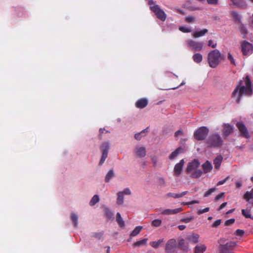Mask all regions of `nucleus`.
<instances>
[{
  "label": "nucleus",
  "mask_w": 253,
  "mask_h": 253,
  "mask_svg": "<svg viewBox=\"0 0 253 253\" xmlns=\"http://www.w3.org/2000/svg\"><path fill=\"white\" fill-rule=\"evenodd\" d=\"M245 82L246 86L237 85L232 93V97L238 104L240 103L243 95L250 96L253 93L252 83L249 76L246 77Z\"/></svg>",
  "instance_id": "1"
},
{
  "label": "nucleus",
  "mask_w": 253,
  "mask_h": 253,
  "mask_svg": "<svg viewBox=\"0 0 253 253\" xmlns=\"http://www.w3.org/2000/svg\"><path fill=\"white\" fill-rule=\"evenodd\" d=\"M200 165V163L197 159H194L188 163L186 171L187 173L190 174L191 178H198L202 175L203 173L202 170L197 169Z\"/></svg>",
  "instance_id": "2"
},
{
  "label": "nucleus",
  "mask_w": 253,
  "mask_h": 253,
  "mask_svg": "<svg viewBox=\"0 0 253 253\" xmlns=\"http://www.w3.org/2000/svg\"><path fill=\"white\" fill-rule=\"evenodd\" d=\"M224 57L222 56L220 52L217 49L210 51L208 55V61L209 66L211 68H215L219 64Z\"/></svg>",
  "instance_id": "3"
},
{
  "label": "nucleus",
  "mask_w": 253,
  "mask_h": 253,
  "mask_svg": "<svg viewBox=\"0 0 253 253\" xmlns=\"http://www.w3.org/2000/svg\"><path fill=\"white\" fill-rule=\"evenodd\" d=\"M223 142L220 136L217 133H214L209 136L206 143L210 147L217 148L222 146Z\"/></svg>",
  "instance_id": "4"
},
{
  "label": "nucleus",
  "mask_w": 253,
  "mask_h": 253,
  "mask_svg": "<svg viewBox=\"0 0 253 253\" xmlns=\"http://www.w3.org/2000/svg\"><path fill=\"white\" fill-rule=\"evenodd\" d=\"M148 3L150 5L151 10L155 13L157 17L162 21H165L167 16L164 10L157 4L151 5L153 4V1L151 0H149Z\"/></svg>",
  "instance_id": "5"
},
{
  "label": "nucleus",
  "mask_w": 253,
  "mask_h": 253,
  "mask_svg": "<svg viewBox=\"0 0 253 253\" xmlns=\"http://www.w3.org/2000/svg\"><path fill=\"white\" fill-rule=\"evenodd\" d=\"M209 132V129L207 126H201L194 132V136L197 140H203L207 137Z\"/></svg>",
  "instance_id": "6"
},
{
  "label": "nucleus",
  "mask_w": 253,
  "mask_h": 253,
  "mask_svg": "<svg viewBox=\"0 0 253 253\" xmlns=\"http://www.w3.org/2000/svg\"><path fill=\"white\" fill-rule=\"evenodd\" d=\"M187 44L189 48L195 51H200L203 49L204 43L202 42H197L193 40H188Z\"/></svg>",
  "instance_id": "7"
},
{
  "label": "nucleus",
  "mask_w": 253,
  "mask_h": 253,
  "mask_svg": "<svg viewBox=\"0 0 253 253\" xmlns=\"http://www.w3.org/2000/svg\"><path fill=\"white\" fill-rule=\"evenodd\" d=\"M110 149V144L109 142L105 141L102 143L100 146V149L102 151V154L99 162V165H102L107 157L108 151Z\"/></svg>",
  "instance_id": "8"
},
{
  "label": "nucleus",
  "mask_w": 253,
  "mask_h": 253,
  "mask_svg": "<svg viewBox=\"0 0 253 253\" xmlns=\"http://www.w3.org/2000/svg\"><path fill=\"white\" fill-rule=\"evenodd\" d=\"M176 247V241L174 239L168 240L165 246V253H175Z\"/></svg>",
  "instance_id": "9"
},
{
  "label": "nucleus",
  "mask_w": 253,
  "mask_h": 253,
  "mask_svg": "<svg viewBox=\"0 0 253 253\" xmlns=\"http://www.w3.org/2000/svg\"><path fill=\"white\" fill-rule=\"evenodd\" d=\"M236 246V243L235 242H227L225 245L220 246V253H232Z\"/></svg>",
  "instance_id": "10"
},
{
  "label": "nucleus",
  "mask_w": 253,
  "mask_h": 253,
  "mask_svg": "<svg viewBox=\"0 0 253 253\" xmlns=\"http://www.w3.org/2000/svg\"><path fill=\"white\" fill-rule=\"evenodd\" d=\"M241 47L244 55H248L253 52V45L248 42L244 41L241 44Z\"/></svg>",
  "instance_id": "11"
},
{
  "label": "nucleus",
  "mask_w": 253,
  "mask_h": 253,
  "mask_svg": "<svg viewBox=\"0 0 253 253\" xmlns=\"http://www.w3.org/2000/svg\"><path fill=\"white\" fill-rule=\"evenodd\" d=\"M236 125L237 128H238L239 131L240 132V135L241 136L247 138L250 137L249 131L246 126L243 123L238 122Z\"/></svg>",
  "instance_id": "12"
},
{
  "label": "nucleus",
  "mask_w": 253,
  "mask_h": 253,
  "mask_svg": "<svg viewBox=\"0 0 253 253\" xmlns=\"http://www.w3.org/2000/svg\"><path fill=\"white\" fill-rule=\"evenodd\" d=\"M234 127L229 124H224L223 126L222 135L225 137L233 132Z\"/></svg>",
  "instance_id": "13"
},
{
  "label": "nucleus",
  "mask_w": 253,
  "mask_h": 253,
  "mask_svg": "<svg viewBox=\"0 0 253 253\" xmlns=\"http://www.w3.org/2000/svg\"><path fill=\"white\" fill-rule=\"evenodd\" d=\"M184 164V160L182 159L178 163L175 165L174 168V172L175 175L179 176L181 174Z\"/></svg>",
  "instance_id": "14"
},
{
  "label": "nucleus",
  "mask_w": 253,
  "mask_h": 253,
  "mask_svg": "<svg viewBox=\"0 0 253 253\" xmlns=\"http://www.w3.org/2000/svg\"><path fill=\"white\" fill-rule=\"evenodd\" d=\"M148 104V100L146 98H142L138 99L135 104V107L137 108L142 109L145 107Z\"/></svg>",
  "instance_id": "15"
},
{
  "label": "nucleus",
  "mask_w": 253,
  "mask_h": 253,
  "mask_svg": "<svg viewBox=\"0 0 253 253\" xmlns=\"http://www.w3.org/2000/svg\"><path fill=\"white\" fill-rule=\"evenodd\" d=\"M200 236L198 234L193 233L189 235L187 237V240L193 244H195L199 242Z\"/></svg>",
  "instance_id": "16"
},
{
  "label": "nucleus",
  "mask_w": 253,
  "mask_h": 253,
  "mask_svg": "<svg viewBox=\"0 0 253 253\" xmlns=\"http://www.w3.org/2000/svg\"><path fill=\"white\" fill-rule=\"evenodd\" d=\"M182 211V209L181 208L175 209L173 210L166 209L165 210H163L161 212V213L164 215L174 214L181 212Z\"/></svg>",
  "instance_id": "17"
},
{
  "label": "nucleus",
  "mask_w": 253,
  "mask_h": 253,
  "mask_svg": "<svg viewBox=\"0 0 253 253\" xmlns=\"http://www.w3.org/2000/svg\"><path fill=\"white\" fill-rule=\"evenodd\" d=\"M135 153L137 156L144 157L146 154V149L144 147H136L135 148Z\"/></svg>",
  "instance_id": "18"
},
{
  "label": "nucleus",
  "mask_w": 253,
  "mask_h": 253,
  "mask_svg": "<svg viewBox=\"0 0 253 253\" xmlns=\"http://www.w3.org/2000/svg\"><path fill=\"white\" fill-rule=\"evenodd\" d=\"M202 168L205 173L210 172L212 169V166L211 163L209 161H207L205 163L202 165Z\"/></svg>",
  "instance_id": "19"
},
{
  "label": "nucleus",
  "mask_w": 253,
  "mask_h": 253,
  "mask_svg": "<svg viewBox=\"0 0 253 253\" xmlns=\"http://www.w3.org/2000/svg\"><path fill=\"white\" fill-rule=\"evenodd\" d=\"M178 247L184 251H187L189 249L188 244L185 243L183 239H181L179 241Z\"/></svg>",
  "instance_id": "20"
},
{
  "label": "nucleus",
  "mask_w": 253,
  "mask_h": 253,
  "mask_svg": "<svg viewBox=\"0 0 253 253\" xmlns=\"http://www.w3.org/2000/svg\"><path fill=\"white\" fill-rule=\"evenodd\" d=\"M223 158L221 155L217 156L213 160V164L214 166V168L216 169H219L222 161Z\"/></svg>",
  "instance_id": "21"
},
{
  "label": "nucleus",
  "mask_w": 253,
  "mask_h": 253,
  "mask_svg": "<svg viewBox=\"0 0 253 253\" xmlns=\"http://www.w3.org/2000/svg\"><path fill=\"white\" fill-rule=\"evenodd\" d=\"M230 14L236 22L238 23H241L242 16L238 12L232 11L231 12Z\"/></svg>",
  "instance_id": "22"
},
{
  "label": "nucleus",
  "mask_w": 253,
  "mask_h": 253,
  "mask_svg": "<svg viewBox=\"0 0 253 253\" xmlns=\"http://www.w3.org/2000/svg\"><path fill=\"white\" fill-rule=\"evenodd\" d=\"M208 32V30L207 29H204L199 31H196L192 35L193 37L195 38H197L202 36H204L206 33Z\"/></svg>",
  "instance_id": "23"
},
{
  "label": "nucleus",
  "mask_w": 253,
  "mask_h": 253,
  "mask_svg": "<svg viewBox=\"0 0 253 253\" xmlns=\"http://www.w3.org/2000/svg\"><path fill=\"white\" fill-rule=\"evenodd\" d=\"M206 249V246L204 244L197 245L195 247L194 253H203Z\"/></svg>",
  "instance_id": "24"
},
{
  "label": "nucleus",
  "mask_w": 253,
  "mask_h": 253,
  "mask_svg": "<svg viewBox=\"0 0 253 253\" xmlns=\"http://www.w3.org/2000/svg\"><path fill=\"white\" fill-rule=\"evenodd\" d=\"M164 242V239H161L158 240L157 241H152L150 242V246L154 249L158 248L160 246L162 245V244Z\"/></svg>",
  "instance_id": "25"
},
{
  "label": "nucleus",
  "mask_w": 253,
  "mask_h": 253,
  "mask_svg": "<svg viewBox=\"0 0 253 253\" xmlns=\"http://www.w3.org/2000/svg\"><path fill=\"white\" fill-rule=\"evenodd\" d=\"M244 199L248 202L253 199V188L250 191H247L244 195Z\"/></svg>",
  "instance_id": "26"
},
{
  "label": "nucleus",
  "mask_w": 253,
  "mask_h": 253,
  "mask_svg": "<svg viewBox=\"0 0 253 253\" xmlns=\"http://www.w3.org/2000/svg\"><path fill=\"white\" fill-rule=\"evenodd\" d=\"M192 58L195 62L199 63L202 61L203 56L201 54L197 53L193 55Z\"/></svg>",
  "instance_id": "27"
},
{
  "label": "nucleus",
  "mask_w": 253,
  "mask_h": 253,
  "mask_svg": "<svg viewBox=\"0 0 253 253\" xmlns=\"http://www.w3.org/2000/svg\"><path fill=\"white\" fill-rule=\"evenodd\" d=\"M182 149L180 147L177 148L174 151L172 152L171 154L169 156V159L172 160L176 158L178 155L181 152Z\"/></svg>",
  "instance_id": "28"
},
{
  "label": "nucleus",
  "mask_w": 253,
  "mask_h": 253,
  "mask_svg": "<svg viewBox=\"0 0 253 253\" xmlns=\"http://www.w3.org/2000/svg\"><path fill=\"white\" fill-rule=\"evenodd\" d=\"M104 211L107 218H108L109 219H114V213L110 209L107 208H105Z\"/></svg>",
  "instance_id": "29"
},
{
  "label": "nucleus",
  "mask_w": 253,
  "mask_h": 253,
  "mask_svg": "<svg viewBox=\"0 0 253 253\" xmlns=\"http://www.w3.org/2000/svg\"><path fill=\"white\" fill-rule=\"evenodd\" d=\"M251 209H243L242 210V214L246 217V218H250L251 219H253V216H252L251 214Z\"/></svg>",
  "instance_id": "30"
},
{
  "label": "nucleus",
  "mask_w": 253,
  "mask_h": 253,
  "mask_svg": "<svg viewBox=\"0 0 253 253\" xmlns=\"http://www.w3.org/2000/svg\"><path fill=\"white\" fill-rule=\"evenodd\" d=\"M147 240H148V239L145 238V239H143L141 240L137 241L133 243V246L135 247H140L141 246L145 245L147 243Z\"/></svg>",
  "instance_id": "31"
},
{
  "label": "nucleus",
  "mask_w": 253,
  "mask_h": 253,
  "mask_svg": "<svg viewBox=\"0 0 253 253\" xmlns=\"http://www.w3.org/2000/svg\"><path fill=\"white\" fill-rule=\"evenodd\" d=\"M116 220L120 227H123L125 225V222L121 215L119 212H118L116 215Z\"/></svg>",
  "instance_id": "32"
},
{
  "label": "nucleus",
  "mask_w": 253,
  "mask_h": 253,
  "mask_svg": "<svg viewBox=\"0 0 253 253\" xmlns=\"http://www.w3.org/2000/svg\"><path fill=\"white\" fill-rule=\"evenodd\" d=\"M118 198L117 199V203L118 205H122L124 203L123 192H119L117 194Z\"/></svg>",
  "instance_id": "33"
},
{
  "label": "nucleus",
  "mask_w": 253,
  "mask_h": 253,
  "mask_svg": "<svg viewBox=\"0 0 253 253\" xmlns=\"http://www.w3.org/2000/svg\"><path fill=\"white\" fill-rule=\"evenodd\" d=\"M142 229V226H138L134 228V229L130 233V236H132V237L136 236L140 233V232L141 231Z\"/></svg>",
  "instance_id": "34"
},
{
  "label": "nucleus",
  "mask_w": 253,
  "mask_h": 253,
  "mask_svg": "<svg viewBox=\"0 0 253 253\" xmlns=\"http://www.w3.org/2000/svg\"><path fill=\"white\" fill-rule=\"evenodd\" d=\"M114 176V173L113 169H110L107 173L105 180L106 182H108Z\"/></svg>",
  "instance_id": "35"
},
{
  "label": "nucleus",
  "mask_w": 253,
  "mask_h": 253,
  "mask_svg": "<svg viewBox=\"0 0 253 253\" xmlns=\"http://www.w3.org/2000/svg\"><path fill=\"white\" fill-rule=\"evenodd\" d=\"M235 4L239 8L244 9L246 7L247 4L244 0H238L234 2Z\"/></svg>",
  "instance_id": "36"
},
{
  "label": "nucleus",
  "mask_w": 253,
  "mask_h": 253,
  "mask_svg": "<svg viewBox=\"0 0 253 253\" xmlns=\"http://www.w3.org/2000/svg\"><path fill=\"white\" fill-rule=\"evenodd\" d=\"M239 29L241 32V33L244 36L246 35L247 34V30L246 27L244 24H243L242 23H239Z\"/></svg>",
  "instance_id": "37"
},
{
  "label": "nucleus",
  "mask_w": 253,
  "mask_h": 253,
  "mask_svg": "<svg viewBox=\"0 0 253 253\" xmlns=\"http://www.w3.org/2000/svg\"><path fill=\"white\" fill-rule=\"evenodd\" d=\"M99 198L98 195H95L93 196V197L91 199L89 205L91 206H94L97 203L99 202Z\"/></svg>",
  "instance_id": "38"
},
{
  "label": "nucleus",
  "mask_w": 253,
  "mask_h": 253,
  "mask_svg": "<svg viewBox=\"0 0 253 253\" xmlns=\"http://www.w3.org/2000/svg\"><path fill=\"white\" fill-rule=\"evenodd\" d=\"M148 127L143 129L140 133H138L135 134L134 137L137 140H140L142 138V134L148 132Z\"/></svg>",
  "instance_id": "39"
},
{
  "label": "nucleus",
  "mask_w": 253,
  "mask_h": 253,
  "mask_svg": "<svg viewBox=\"0 0 253 253\" xmlns=\"http://www.w3.org/2000/svg\"><path fill=\"white\" fill-rule=\"evenodd\" d=\"M103 234L104 232L103 231L100 232H94L92 233L91 236L98 240H100L103 237Z\"/></svg>",
  "instance_id": "40"
},
{
  "label": "nucleus",
  "mask_w": 253,
  "mask_h": 253,
  "mask_svg": "<svg viewBox=\"0 0 253 253\" xmlns=\"http://www.w3.org/2000/svg\"><path fill=\"white\" fill-rule=\"evenodd\" d=\"M71 218L74 223V226L77 227L78 226V216L75 213H73L71 215Z\"/></svg>",
  "instance_id": "41"
},
{
  "label": "nucleus",
  "mask_w": 253,
  "mask_h": 253,
  "mask_svg": "<svg viewBox=\"0 0 253 253\" xmlns=\"http://www.w3.org/2000/svg\"><path fill=\"white\" fill-rule=\"evenodd\" d=\"M108 133V130H106L104 128H101L99 129V134L98 135V138L100 140L103 139V134H107Z\"/></svg>",
  "instance_id": "42"
},
{
  "label": "nucleus",
  "mask_w": 253,
  "mask_h": 253,
  "mask_svg": "<svg viewBox=\"0 0 253 253\" xmlns=\"http://www.w3.org/2000/svg\"><path fill=\"white\" fill-rule=\"evenodd\" d=\"M162 220L160 219H155L152 221V224L153 226L155 227H159L161 225Z\"/></svg>",
  "instance_id": "43"
},
{
  "label": "nucleus",
  "mask_w": 253,
  "mask_h": 253,
  "mask_svg": "<svg viewBox=\"0 0 253 253\" xmlns=\"http://www.w3.org/2000/svg\"><path fill=\"white\" fill-rule=\"evenodd\" d=\"M216 190L215 188H211L209 189L207 192H206L204 195L205 197H207L209 196L212 192H214Z\"/></svg>",
  "instance_id": "44"
},
{
  "label": "nucleus",
  "mask_w": 253,
  "mask_h": 253,
  "mask_svg": "<svg viewBox=\"0 0 253 253\" xmlns=\"http://www.w3.org/2000/svg\"><path fill=\"white\" fill-rule=\"evenodd\" d=\"M227 58L230 61L231 64L234 65V66H236L235 60L232 55L230 54V53H228Z\"/></svg>",
  "instance_id": "45"
},
{
  "label": "nucleus",
  "mask_w": 253,
  "mask_h": 253,
  "mask_svg": "<svg viewBox=\"0 0 253 253\" xmlns=\"http://www.w3.org/2000/svg\"><path fill=\"white\" fill-rule=\"evenodd\" d=\"M168 196L169 197H171L175 199L181 197V195H180V194H175L173 193H169L168 194Z\"/></svg>",
  "instance_id": "46"
},
{
  "label": "nucleus",
  "mask_w": 253,
  "mask_h": 253,
  "mask_svg": "<svg viewBox=\"0 0 253 253\" xmlns=\"http://www.w3.org/2000/svg\"><path fill=\"white\" fill-rule=\"evenodd\" d=\"M193 219V217H189L185 218H182L180 220V222L187 223L191 221Z\"/></svg>",
  "instance_id": "47"
},
{
  "label": "nucleus",
  "mask_w": 253,
  "mask_h": 253,
  "mask_svg": "<svg viewBox=\"0 0 253 253\" xmlns=\"http://www.w3.org/2000/svg\"><path fill=\"white\" fill-rule=\"evenodd\" d=\"M210 211V208L209 207L206 208L204 209H200L198 210L197 213L199 215H200L202 213L208 212Z\"/></svg>",
  "instance_id": "48"
},
{
  "label": "nucleus",
  "mask_w": 253,
  "mask_h": 253,
  "mask_svg": "<svg viewBox=\"0 0 253 253\" xmlns=\"http://www.w3.org/2000/svg\"><path fill=\"white\" fill-rule=\"evenodd\" d=\"M235 222V219L234 218H231L228 220H227L225 222V226H229L233 224Z\"/></svg>",
  "instance_id": "49"
},
{
  "label": "nucleus",
  "mask_w": 253,
  "mask_h": 253,
  "mask_svg": "<svg viewBox=\"0 0 253 253\" xmlns=\"http://www.w3.org/2000/svg\"><path fill=\"white\" fill-rule=\"evenodd\" d=\"M245 233V231L243 230L237 229L235 231V234L237 236H242Z\"/></svg>",
  "instance_id": "50"
},
{
  "label": "nucleus",
  "mask_w": 253,
  "mask_h": 253,
  "mask_svg": "<svg viewBox=\"0 0 253 253\" xmlns=\"http://www.w3.org/2000/svg\"><path fill=\"white\" fill-rule=\"evenodd\" d=\"M195 20L194 17L192 16H189L185 18V21L186 22L188 23H191L193 22Z\"/></svg>",
  "instance_id": "51"
},
{
  "label": "nucleus",
  "mask_w": 253,
  "mask_h": 253,
  "mask_svg": "<svg viewBox=\"0 0 253 253\" xmlns=\"http://www.w3.org/2000/svg\"><path fill=\"white\" fill-rule=\"evenodd\" d=\"M216 42L213 43V41L211 40H209L208 42V45L211 47L212 48H215L216 46Z\"/></svg>",
  "instance_id": "52"
},
{
  "label": "nucleus",
  "mask_w": 253,
  "mask_h": 253,
  "mask_svg": "<svg viewBox=\"0 0 253 253\" xmlns=\"http://www.w3.org/2000/svg\"><path fill=\"white\" fill-rule=\"evenodd\" d=\"M179 30L181 32H184V33H189V32H191V30L190 29V28L184 27H180Z\"/></svg>",
  "instance_id": "53"
},
{
  "label": "nucleus",
  "mask_w": 253,
  "mask_h": 253,
  "mask_svg": "<svg viewBox=\"0 0 253 253\" xmlns=\"http://www.w3.org/2000/svg\"><path fill=\"white\" fill-rule=\"evenodd\" d=\"M224 197V192H222V193H221L220 194L217 195L214 198V201L215 202H216L218 200H219L220 199L222 198H223Z\"/></svg>",
  "instance_id": "54"
},
{
  "label": "nucleus",
  "mask_w": 253,
  "mask_h": 253,
  "mask_svg": "<svg viewBox=\"0 0 253 253\" xmlns=\"http://www.w3.org/2000/svg\"><path fill=\"white\" fill-rule=\"evenodd\" d=\"M229 176H228L227 177H226L224 179L218 181L217 182V185L219 186V185H221L223 184L224 183H225L226 182L227 180L229 178Z\"/></svg>",
  "instance_id": "55"
},
{
  "label": "nucleus",
  "mask_w": 253,
  "mask_h": 253,
  "mask_svg": "<svg viewBox=\"0 0 253 253\" xmlns=\"http://www.w3.org/2000/svg\"><path fill=\"white\" fill-rule=\"evenodd\" d=\"M121 192H123V195L124 194H126V195H130L131 194V191L130 190V189L128 188H126V189H125V190L123 191H121Z\"/></svg>",
  "instance_id": "56"
},
{
  "label": "nucleus",
  "mask_w": 253,
  "mask_h": 253,
  "mask_svg": "<svg viewBox=\"0 0 253 253\" xmlns=\"http://www.w3.org/2000/svg\"><path fill=\"white\" fill-rule=\"evenodd\" d=\"M151 160L153 163V165L154 167H156L157 163V158L155 156L151 157Z\"/></svg>",
  "instance_id": "57"
},
{
  "label": "nucleus",
  "mask_w": 253,
  "mask_h": 253,
  "mask_svg": "<svg viewBox=\"0 0 253 253\" xmlns=\"http://www.w3.org/2000/svg\"><path fill=\"white\" fill-rule=\"evenodd\" d=\"M221 223V220L220 219H218V220H216L212 224V227H217L218 226V225H219Z\"/></svg>",
  "instance_id": "58"
},
{
  "label": "nucleus",
  "mask_w": 253,
  "mask_h": 253,
  "mask_svg": "<svg viewBox=\"0 0 253 253\" xmlns=\"http://www.w3.org/2000/svg\"><path fill=\"white\" fill-rule=\"evenodd\" d=\"M207 1L210 4H216L218 2V0H207Z\"/></svg>",
  "instance_id": "59"
},
{
  "label": "nucleus",
  "mask_w": 253,
  "mask_h": 253,
  "mask_svg": "<svg viewBox=\"0 0 253 253\" xmlns=\"http://www.w3.org/2000/svg\"><path fill=\"white\" fill-rule=\"evenodd\" d=\"M227 205V202H224L223 203H222L219 207V208H218L217 210L218 211H220L222 209H223L224 208H225L226 207V206Z\"/></svg>",
  "instance_id": "60"
},
{
  "label": "nucleus",
  "mask_w": 253,
  "mask_h": 253,
  "mask_svg": "<svg viewBox=\"0 0 253 253\" xmlns=\"http://www.w3.org/2000/svg\"><path fill=\"white\" fill-rule=\"evenodd\" d=\"M159 183L161 185L165 186V181L163 178L161 177L159 179Z\"/></svg>",
  "instance_id": "61"
},
{
  "label": "nucleus",
  "mask_w": 253,
  "mask_h": 253,
  "mask_svg": "<svg viewBox=\"0 0 253 253\" xmlns=\"http://www.w3.org/2000/svg\"><path fill=\"white\" fill-rule=\"evenodd\" d=\"M182 131L180 130H178L175 132L174 135H175V136L177 137L178 135L182 134Z\"/></svg>",
  "instance_id": "62"
},
{
  "label": "nucleus",
  "mask_w": 253,
  "mask_h": 253,
  "mask_svg": "<svg viewBox=\"0 0 253 253\" xmlns=\"http://www.w3.org/2000/svg\"><path fill=\"white\" fill-rule=\"evenodd\" d=\"M178 229L182 231L185 229L186 226L184 225H180L178 226Z\"/></svg>",
  "instance_id": "63"
},
{
  "label": "nucleus",
  "mask_w": 253,
  "mask_h": 253,
  "mask_svg": "<svg viewBox=\"0 0 253 253\" xmlns=\"http://www.w3.org/2000/svg\"><path fill=\"white\" fill-rule=\"evenodd\" d=\"M199 202L197 200H193L189 202H187L186 204H198Z\"/></svg>",
  "instance_id": "64"
}]
</instances>
